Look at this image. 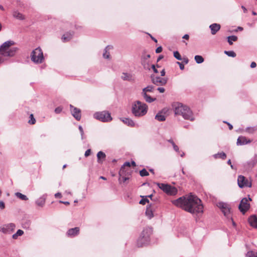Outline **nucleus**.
<instances>
[{
    "instance_id": "obj_1",
    "label": "nucleus",
    "mask_w": 257,
    "mask_h": 257,
    "mask_svg": "<svg viewBox=\"0 0 257 257\" xmlns=\"http://www.w3.org/2000/svg\"><path fill=\"white\" fill-rule=\"evenodd\" d=\"M171 202L173 205L191 214H197L203 212V206L201 200L191 193L187 197L182 196Z\"/></svg>"
},
{
    "instance_id": "obj_2",
    "label": "nucleus",
    "mask_w": 257,
    "mask_h": 257,
    "mask_svg": "<svg viewBox=\"0 0 257 257\" xmlns=\"http://www.w3.org/2000/svg\"><path fill=\"white\" fill-rule=\"evenodd\" d=\"M175 115H180L185 119L193 121L194 117L193 113L189 107L182 103H178L175 107L174 110Z\"/></svg>"
},
{
    "instance_id": "obj_3",
    "label": "nucleus",
    "mask_w": 257,
    "mask_h": 257,
    "mask_svg": "<svg viewBox=\"0 0 257 257\" xmlns=\"http://www.w3.org/2000/svg\"><path fill=\"white\" fill-rule=\"evenodd\" d=\"M148 109V107L146 103L137 100L132 105V112L135 116L140 117L146 114Z\"/></svg>"
},
{
    "instance_id": "obj_4",
    "label": "nucleus",
    "mask_w": 257,
    "mask_h": 257,
    "mask_svg": "<svg viewBox=\"0 0 257 257\" xmlns=\"http://www.w3.org/2000/svg\"><path fill=\"white\" fill-rule=\"evenodd\" d=\"M15 43L13 41H8L4 43L0 46V55L2 58H4V57L9 56L12 57L15 55L17 48L14 47L11 49H9V47L13 45Z\"/></svg>"
},
{
    "instance_id": "obj_5",
    "label": "nucleus",
    "mask_w": 257,
    "mask_h": 257,
    "mask_svg": "<svg viewBox=\"0 0 257 257\" xmlns=\"http://www.w3.org/2000/svg\"><path fill=\"white\" fill-rule=\"evenodd\" d=\"M152 233V229L148 227L145 228L137 240V244L138 247H142L148 244L150 241V235Z\"/></svg>"
},
{
    "instance_id": "obj_6",
    "label": "nucleus",
    "mask_w": 257,
    "mask_h": 257,
    "mask_svg": "<svg viewBox=\"0 0 257 257\" xmlns=\"http://www.w3.org/2000/svg\"><path fill=\"white\" fill-rule=\"evenodd\" d=\"M157 186L168 195H175L177 193V189L168 184L157 183Z\"/></svg>"
},
{
    "instance_id": "obj_7",
    "label": "nucleus",
    "mask_w": 257,
    "mask_h": 257,
    "mask_svg": "<svg viewBox=\"0 0 257 257\" xmlns=\"http://www.w3.org/2000/svg\"><path fill=\"white\" fill-rule=\"evenodd\" d=\"M31 57L32 61L36 63H41L44 59L43 52L39 47L32 51Z\"/></svg>"
},
{
    "instance_id": "obj_8",
    "label": "nucleus",
    "mask_w": 257,
    "mask_h": 257,
    "mask_svg": "<svg viewBox=\"0 0 257 257\" xmlns=\"http://www.w3.org/2000/svg\"><path fill=\"white\" fill-rule=\"evenodd\" d=\"M94 118L102 122H109L112 120L110 113L106 111L96 112L93 115Z\"/></svg>"
},
{
    "instance_id": "obj_9",
    "label": "nucleus",
    "mask_w": 257,
    "mask_h": 257,
    "mask_svg": "<svg viewBox=\"0 0 257 257\" xmlns=\"http://www.w3.org/2000/svg\"><path fill=\"white\" fill-rule=\"evenodd\" d=\"M217 206L220 208L225 216L227 218L230 217V208L229 207V206L227 203L223 202H220L217 203Z\"/></svg>"
},
{
    "instance_id": "obj_10",
    "label": "nucleus",
    "mask_w": 257,
    "mask_h": 257,
    "mask_svg": "<svg viewBox=\"0 0 257 257\" xmlns=\"http://www.w3.org/2000/svg\"><path fill=\"white\" fill-rule=\"evenodd\" d=\"M151 81L152 83L157 86H163L166 85L168 79L162 78L159 76H155L154 75L151 76Z\"/></svg>"
},
{
    "instance_id": "obj_11",
    "label": "nucleus",
    "mask_w": 257,
    "mask_h": 257,
    "mask_svg": "<svg viewBox=\"0 0 257 257\" xmlns=\"http://www.w3.org/2000/svg\"><path fill=\"white\" fill-rule=\"evenodd\" d=\"M237 183L238 186L241 188H243L245 187H251V182L249 181L245 177L242 175L238 176L237 179Z\"/></svg>"
},
{
    "instance_id": "obj_12",
    "label": "nucleus",
    "mask_w": 257,
    "mask_h": 257,
    "mask_svg": "<svg viewBox=\"0 0 257 257\" xmlns=\"http://www.w3.org/2000/svg\"><path fill=\"white\" fill-rule=\"evenodd\" d=\"M250 208V204L248 199L245 197L242 199L238 206V208L241 212L244 214Z\"/></svg>"
},
{
    "instance_id": "obj_13",
    "label": "nucleus",
    "mask_w": 257,
    "mask_h": 257,
    "mask_svg": "<svg viewBox=\"0 0 257 257\" xmlns=\"http://www.w3.org/2000/svg\"><path fill=\"white\" fill-rule=\"evenodd\" d=\"M15 227L14 223H10L0 227V231L5 234H11L14 231Z\"/></svg>"
},
{
    "instance_id": "obj_14",
    "label": "nucleus",
    "mask_w": 257,
    "mask_h": 257,
    "mask_svg": "<svg viewBox=\"0 0 257 257\" xmlns=\"http://www.w3.org/2000/svg\"><path fill=\"white\" fill-rule=\"evenodd\" d=\"M70 111L73 116L77 120H80L81 118V110L79 108L70 105Z\"/></svg>"
},
{
    "instance_id": "obj_15",
    "label": "nucleus",
    "mask_w": 257,
    "mask_h": 257,
    "mask_svg": "<svg viewBox=\"0 0 257 257\" xmlns=\"http://www.w3.org/2000/svg\"><path fill=\"white\" fill-rule=\"evenodd\" d=\"M251 142V140L247 139V138L244 136H239L237 140L236 144L237 146H242L249 144Z\"/></svg>"
},
{
    "instance_id": "obj_16",
    "label": "nucleus",
    "mask_w": 257,
    "mask_h": 257,
    "mask_svg": "<svg viewBox=\"0 0 257 257\" xmlns=\"http://www.w3.org/2000/svg\"><path fill=\"white\" fill-rule=\"evenodd\" d=\"M124 171L123 167H121L119 171V178H118V181L119 183H121V182L124 183L129 179V176L124 175L123 172Z\"/></svg>"
},
{
    "instance_id": "obj_17",
    "label": "nucleus",
    "mask_w": 257,
    "mask_h": 257,
    "mask_svg": "<svg viewBox=\"0 0 257 257\" xmlns=\"http://www.w3.org/2000/svg\"><path fill=\"white\" fill-rule=\"evenodd\" d=\"M79 228L78 227H76L74 228L69 229L67 231L66 234L68 237H73L79 234Z\"/></svg>"
},
{
    "instance_id": "obj_18",
    "label": "nucleus",
    "mask_w": 257,
    "mask_h": 257,
    "mask_svg": "<svg viewBox=\"0 0 257 257\" xmlns=\"http://www.w3.org/2000/svg\"><path fill=\"white\" fill-rule=\"evenodd\" d=\"M156 206L155 205H150L146 209V214L149 219H151L153 216V211L155 210Z\"/></svg>"
},
{
    "instance_id": "obj_19",
    "label": "nucleus",
    "mask_w": 257,
    "mask_h": 257,
    "mask_svg": "<svg viewBox=\"0 0 257 257\" xmlns=\"http://www.w3.org/2000/svg\"><path fill=\"white\" fill-rule=\"evenodd\" d=\"M120 120L126 125L130 127H135L138 126V125L133 120L130 118H120Z\"/></svg>"
},
{
    "instance_id": "obj_20",
    "label": "nucleus",
    "mask_w": 257,
    "mask_h": 257,
    "mask_svg": "<svg viewBox=\"0 0 257 257\" xmlns=\"http://www.w3.org/2000/svg\"><path fill=\"white\" fill-rule=\"evenodd\" d=\"M248 221L250 226L257 228V216L255 215H251L248 218Z\"/></svg>"
},
{
    "instance_id": "obj_21",
    "label": "nucleus",
    "mask_w": 257,
    "mask_h": 257,
    "mask_svg": "<svg viewBox=\"0 0 257 257\" xmlns=\"http://www.w3.org/2000/svg\"><path fill=\"white\" fill-rule=\"evenodd\" d=\"M209 28L211 30L212 35H215L220 30V25L218 24L214 23L210 25Z\"/></svg>"
},
{
    "instance_id": "obj_22",
    "label": "nucleus",
    "mask_w": 257,
    "mask_h": 257,
    "mask_svg": "<svg viewBox=\"0 0 257 257\" xmlns=\"http://www.w3.org/2000/svg\"><path fill=\"white\" fill-rule=\"evenodd\" d=\"M46 196L43 195L36 201V204L40 207H43L45 204Z\"/></svg>"
},
{
    "instance_id": "obj_23",
    "label": "nucleus",
    "mask_w": 257,
    "mask_h": 257,
    "mask_svg": "<svg viewBox=\"0 0 257 257\" xmlns=\"http://www.w3.org/2000/svg\"><path fill=\"white\" fill-rule=\"evenodd\" d=\"M141 94L142 96L143 97L145 100L148 103H151L153 101H154L156 98H153L150 95L148 94L147 93L142 92L141 93Z\"/></svg>"
},
{
    "instance_id": "obj_24",
    "label": "nucleus",
    "mask_w": 257,
    "mask_h": 257,
    "mask_svg": "<svg viewBox=\"0 0 257 257\" xmlns=\"http://www.w3.org/2000/svg\"><path fill=\"white\" fill-rule=\"evenodd\" d=\"M106 155L102 151H99L97 154V162L102 163V161L105 159Z\"/></svg>"
},
{
    "instance_id": "obj_25",
    "label": "nucleus",
    "mask_w": 257,
    "mask_h": 257,
    "mask_svg": "<svg viewBox=\"0 0 257 257\" xmlns=\"http://www.w3.org/2000/svg\"><path fill=\"white\" fill-rule=\"evenodd\" d=\"M73 35V32L66 33L63 35L62 39L64 42H68L72 38Z\"/></svg>"
},
{
    "instance_id": "obj_26",
    "label": "nucleus",
    "mask_w": 257,
    "mask_h": 257,
    "mask_svg": "<svg viewBox=\"0 0 257 257\" xmlns=\"http://www.w3.org/2000/svg\"><path fill=\"white\" fill-rule=\"evenodd\" d=\"M121 78L124 81H131L132 79V76L131 74L127 73H122Z\"/></svg>"
},
{
    "instance_id": "obj_27",
    "label": "nucleus",
    "mask_w": 257,
    "mask_h": 257,
    "mask_svg": "<svg viewBox=\"0 0 257 257\" xmlns=\"http://www.w3.org/2000/svg\"><path fill=\"white\" fill-rule=\"evenodd\" d=\"M155 119L160 121L165 120L166 117L162 112H158L155 116Z\"/></svg>"
},
{
    "instance_id": "obj_28",
    "label": "nucleus",
    "mask_w": 257,
    "mask_h": 257,
    "mask_svg": "<svg viewBox=\"0 0 257 257\" xmlns=\"http://www.w3.org/2000/svg\"><path fill=\"white\" fill-rule=\"evenodd\" d=\"M155 89V87L153 85H149L145 88H144L142 90V92L148 93V92H153Z\"/></svg>"
},
{
    "instance_id": "obj_29",
    "label": "nucleus",
    "mask_w": 257,
    "mask_h": 257,
    "mask_svg": "<svg viewBox=\"0 0 257 257\" xmlns=\"http://www.w3.org/2000/svg\"><path fill=\"white\" fill-rule=\"evenodd\" d=\"M213 157L215 159H217V158H219L222 159V160H224V159H225V158L226 157V155L225 153L222 152L218 153L217 154L213 155Z\"/></svg>"
},
{
    "instance_id": "obj_30",
    "label": "nucleus",
    "mask_w": 257,
    "mask_h": 257,
    "mask_svg": "<svg viewBox=\"0 0 257 257\" xmlns=\"http://www.w3.org/2000/svg\"><path fill=\"white\" fill-rule=\"evenodd\" d=\"M227 42L230 45L233 44V41L235 42L237 40V37L234 35L230 36L227 37Z\"/></svg>"
},
{
    "instance_id": "obj_31",
    "label": "nucleus",
    "mask_w": 257,
    "mask_h": 257,
    "mask_svg": "<svg viewBox=\"0 0 257 257\" xmlns=\"http://www.w3.org/2000/svg\"><path fill=\"white\" fill-rule=\"evenodd\" d=\"M15 195L22 200L26 201L28 200V198L27 197V196L25 195L22 194L21 193L17 192L15 193Z\"/></svg>"
},
{
    "instance_id": "obj_32",
    "label": "nucleus",
    "mask_w": 257,
    "mask_h": 257,
    "mask_svg": "<svg viewBox=\"0 0 257 257\" xmlns=\"http://www.w3.org/2000/svg\"><path fill=\"white\" fill-rule=\"evenodd\" d=\"M110 48L109 46H107L105 47L104 52L103 53V57L105 59H109V52H108V50Z\"/></svg>"
},
{
    "instance_id": "obj_33",
    "label": "nucleus",
    "mask_w": 257,
    "mask_h": 257,
    "mask_svg": "<svg viewBox=\"0 0 257 257\" xmlns=\"http://www.w3.org/2000/svg\"><path fill=\"white\" fill-rule=\"evenodd\" d=\"M194 59L197 64H201L204 61L203 57L200 55H196L194 57Z\"/></svg>"
},
{
    "instance_id": "obj_34",
    "label": "nucleus",
    "mask_w": 257,
    "mask_h": 257,
    "mask_svg": "<svg viewBox=\"0 0 257 257\" xmlns=\"http://www.w3.org/2000/svg\"><path fill=\"white\" fill-rule=\"evenodd\" d=\"M24 234V231L21 229H19L17 230V232L14 234L12 236V237L14 239H16L18 238V237L19 236H21Z\"/></svg>"
},
{
    "instance_id": "obj_35",
    "label": "nucleus",
    "mask_w": 257,
    "mask_h": 257,
    "mask_svg": "<svg viewBox=\"0 0 257 257\" xmlns=\"http://www.w3.org/2000/svg\"><path fill=\"white\" fill-rule=\"evenodd\" d=\"M13 16L15 18H16L18 19H19V20H23L24 19V17H23L22 14L18 11H14L13 12Z\"/></svg>"
},
{
    "instance_id": "obj_36",
    "label": "nucleus",
    "mask_w": 257,
    "mask_h": 257,
    "mask_svg": "<svg viewBox=\"0 0 257 257\" xmlns=\"http://www.w3.org/2000/svg\"><path fill=\"white\" fill-rule=\"evenodd\" d=\"M245 257H257V252L253 251H249L246 253Z\"/></svg>"
},
{
    "instance_id": "obj_37",
    "label": "nucleus",
    "mask_w": 257,
    "mask_h": 257,
    "mask_svg": "<svg viewBox=\"0 0 257 257\" xmlns=\"http://www.w3.org/2000/svg\"><path fill=\"white\" fill-rule=\"evenodd\" d=\"M256 130L255 126L247 127L245 128V131L249 134H253Z\"/></svg>"
},
{
    "instance_id": "obj_38",
    "label": "nucleus",
    "mask_w": 257,
    "mask_h": 257,
    "mask_svg": "<svg viewBox=\"0 0 257 257\" xmlns=\"http://www.w3.org/2000/svg\"><path fill=\"white\" fill-rule=\"evenodd\" d=\"M224 53L229 57H235L236 53L233 51H225Z\"/></svg>"
},
{
    "instance_id": "obj_39",
    "label": "nucleus",
    "mask_w": 257,
    "mask_h": 257,
    "mask_svg": "<svg viewBox=\"0 0 257 257\" xmlns=\"http://www.w3.org/2000/svg\"><path fill=\"white\" fill-rule=\"evenodd\" d=\"M140 175L142 177L147 176L149 175L148 172L145 169H143L140 171Z\"/></svg>"
},
{
    "instance_id": "obj_40",
    "label": "nucleus",
    "mask_w": 257,
    "mask_h": 257,
    "mask_svg": "<svg viewBox=\"0 0 257 257\" xmlns=\"http://www.w3.org/2000/svg\"><path fill=\"white\" fill-rule=\"evenodd\" d=\"M174 56L176 59L178 60H182V57L178 51L174 52Z\"/></svg>"
},
{
    "instance_id": "obj_41",
    "label": "nucleus",
    "mask_w": 257,
    "mask_h": 257,
    "mask_svg": "<svg viewBox=\"0 0 257 257\" xmlns=\"http://www.w3.org/2000/svg\"><path fill=\"white\" fill-rule=\"evenodd\" d=\"M147 196H146L145 198L142 197V199L140 201V204L145 205L147 202H149V200L147 199Z\"/></svg>"
},
{
    "instance_id": "obj_42",
    "label": "nucleus",
    "mask_w": 257,
    "mask_h": 257,
    "mask_svg": "<svg viewBox=\"0 0 257 257\" xmlns=\"http://www.w3.org/2000/svg\"><path fill=\"white\" fill-rule=\"evenodd\" d=\"M30 119L29 120V123L31 124H34L36 123V119L34 117V116L32 114H31L30 116Z\"/></svg>"
},
{
    "instance_id": "obj_43",
    "label": "nucleus",
    "mask_w": 257,
    "mask_h": 257,
    "mask_svg": "<svg viewBox=\"0 0 257 257\" xmlns=\"http://www.w3.org/2000/svg\"><path fill=\"white\" fill-rule=\"evenodd\" d=\"M78 128H79V130L81 134V139L82 140L84 139L85 137H84V131H83L82 127L81 125H79L78 127Z\"/></svg>"
},
{
    "instance_id": "obj_44",
    "label": "nucleus",
    "mask_w": 257,
    "mask_h": 257,
    "mask_svg": "<svg viewBox=\"0 0 257 257\" xmlns=\"http://www.w3.org/2000/svg\"><path fill=\"white\" fill-rule=\"evenodd\" d=\"M151 57L150 54H147L146 55L143 56L142 57V64L144 63L145 60H147L148 59L150 58Z\"/></svg>"
},
{
    "instance_id": "obj_45",
    "label": "nucleus",
    "mask_w": 257,
    "mask_h": 257,
    "mask_svg": "<svg viewBox=\"0 0 257 257\" xmlns=\"http://www.w3.org/2000/svg\"><path fill=\"white\" fill-rule=\"evenodd\" d=\"M62 109L63 108L61 106L57 107L55 109V112L57 114L60 113L62 111Z\"/></svg>"
},
{
    "instance_id": "obj_46",
    "label": "nucleus",
    "mask_w": 257,
    "mask_h": 257,
    "mask_svg": "<svg viewBox=\"0 0 257 257\" xmlns=\"http://www.w3.org/2000/svg\"><path fill=\"white\" fill-rule=\"evenodd\" d=\"M125 167H131V163L128 162H125L123 165L121 166V167H123L124 170H125Z\"/></svg>"
},
{
    "instance_id": "obj_47",
    "label": "nucleus",
    "mask_w": 257,
    "mask_h": 257,
    "mask_svg": "<svg viewBox=\"0 0 257 257\" xmlns=\"http://www.w3.org/2000/svg\"><path fill=\"white\" fill-rule=\"evenodd\" d=\"M173 147V149L176 152H178V153H179L180 152V151H179V147L175 144H173L172 145Z\"/></svg>"
},
{
    "instance_id": "obj_48",
    "label": "nucleus",
    "mask_w": 257,
    "mask_h": 257,
    "mask_svg": "<svg viewBox=\"0 0 257 257\" xmlns=\"http://www.w3.org/2000/svg\"><path fill=\"white\" fill-rule=\"evenodd\" d=\"M124 176H130V171L126 168H125V171L123 172Z\"/></svg>"
},
{
    "instance_id": "obj_49",
    "label": "nucleus",
    "mask_w": 257,
    "mask_h": 257,
    "mask_svg": "<svg viewBox=\"0 0 257 257\" xmlns=\"http://www.w3.org/2000/svg\"><path fill=\"white\" fill-rule=\"evenodd\" d=\"M162 50H163L162 47L161 46H159L156 49V53H160L162 51Z\"/></svg>"
},
{
    "instance_id": "obj_50",
    "label": "nucleus",
    "mask_w": 257,
    "mask_h": 257,
    "mask_svg": "<svg viewBox=\"0 0 257 257\" xmlns=\"http://www.w3.org/2000/svg\"><path fill=\"white\" fill-rule=\"evenodd\" d=\"M90 153H91V150L88 149L85 151L84 155L86 157H87L90 155Z\"/></svg>"
},
{
    "instance_id": "obj_51",
    "label": "nucleus",
    "mask_w": 257,
    "mask_h": 257,
    "mask_svg": "<svg viewBox=\"0 0 257 257\" xmlns=\"http://www.w3.org/2000/svg\"><path fill=\"white\" fill-rule=\"evenodd\" d=\"M177 64L179 65V67L181 70H183L184 69V65L182 63L177 62Z\"/></svg>"
},
{
    "instance_id": "obj_52",
    "label": "nucleus",
    "mask_w": 257,
    "mask_h": 257,
    "mask_svg": "<svg viewBox=\"0 0 257 257\" xmlns=\"http://www.w3.org/2000/svg\"><path fill=\"white\" fill-rule=\"evenodd\" d=\"M5 207V203L3 201H0V208L1 209H4Z\"/></svg>"
},
{
    "instance_id": "obj_53",
    "label": "nucleus",
    "mask_w": 257,
    "mask_h": 257,
    "mask_svg": "<svg viewBox=\"0 0 257 257\" xmlns=\"http://www.w3.org/2000/svg\"><path fill=\"white\" fill-rule=\"evenodd\" d=\"M152 68L153 69V71L154 72V73H158V70L156 68V67H155V65H152Z\"/></svg>"
},
{
    "instance_id": "obj_54",
    "label": "nucleus",
    "mask_w": 257,
    "mask_h": 257,
    "mask_svg": "<svg viewBox=\"0 0 257 257\" xmlns=\"http://www.w3.org/2000/svg\"><path fill=\"white\" fill-rule=\"evenodd\" d=\"M157 90H158L160 93H163L165 90L163 87H158L157 88Z\"/></svg>"
},
{
    "instance_id": "obj_55",
    "label": "nucleus",
    "mask_w": 257,
    "mask_h": 257,
    "mask_svg": "<svg viewBox=\"0 0 257 257\" xmlns=\"http://www.w3.org/2000/svg\"><path fill=\"white\" fill-rule=\"evenodd\" d=\"M55 197L57 198H60L62 197V195H61V193L58 192L55 194Z\"/></svg>"
},
{
    "instance_id": "obj_56",
    "label": "nucleus",
    "mask_w": 257,
    "mask_h": 257,
    "mask_svg": "<svg viewBox=\"0 0 257 257\" xmlns=\"http://www.w3.org/2000/svg\"><path fill=\"white\" fill-rule=\"evenodd\" d=\"M182 60L183 62L186 64H188L189 62V60L187 58H183Z\"/></svg>"
},
{
    "instance_id": "obj_57",
    "label": "nucleus",
    "mask_w": 257,
    "mask_h": 257,
    "mask_svg": "<svg viewBox=\"0 0 257 257\" xmlns=\"http://www.w3.org/2000/svg\"><path fill=\"white\" fill-rule=\"evenodd\" d=\"M256 66V64L255 62H251V64H250V67L251 68H255Z\"/></svg>"
},
{
    "instance_id": "obj_58",
    "label": "nucleus",
    "mask_w": 257,
    "mask_h": 257,
    "mask_svg": "<svg viewBox=\"0 0 257 257\" xmlns=\"http://www.w3.org/2000/svg\"><path fill=\"white\" fill-rule=\"evenodd\" d=\"M224 122L225 123H227L228 124V127H229V129L230 130H231L232 129L233 126H232V125L230 123H229V122H227V121H224Z\"/></svg>"
},
{
    "instance_id": "obj_59",
    "label": "nucleus",
    "mask_w": 257,
    "mask_h": 257,
    "mask_svg": "<svg viewBox=\"0 0 257 257\" xmlns=\"http://www.w3.org/2000/svg\"><path fill=\"white\" fill-rule=\"evenodd\" d=\"M59 202H60V203H63V204H65V205H69V204H70V203H69V202H68V201H59Z\"/></svg>"
},
{
    "instance_id": "obj_60",
    "label": "nucleus",
    "mask_w": 257,
    "mask_h": 257,
    "mask_svg": "<svg viewBox=\"0 0 257 257\" xmlns=\"http://www.w3.org/2000/svg\"><path fill=\"white\" fill-rule=\"evenodd\" d=\"M165 73H166V72H165V69H164L161 71V76H164L165 75Z\"/></svg>"
},
{
    "instance_id": "obj_61",
    "label": "nucleus",
    "mask_w": 257,
    "mask_h": 257,
    "mask_svg": "<svg viewBox=\"0 0 257 257\" xmlns=\"http://www.w3.org/2000/svg\"><path fill=\"white\" fill-rule=\"evenodd\" d=\"M183 38L184 39L188 40L189 38V36L188 34H185L183 36Z\"/></svg>"
},
{
    "instance_id": "obj_62",
    "label": "nucleus",
    "mask_w": 257,
    "mask_h": 257,
    "mask_svg": "<svg viewBox=\"0 0 257 257\" xmlns=\"http://www.w3.org/2000/svg\"><path fill=\"white\" fill-rule=\"evenodd\" d=\"M167 141L168 142H169L170 143H171L172 144V145H173V144H175V143L174 142V141L172 139H169Z\"/></svg>"
},
{
    "instance_id": "obj_63",
    "label": "nucleus",
    "mask_w": 257,
    "mask_h": 257,
    "mask_svg": "<svg viewBox=\"0 0 257 257\" xmlns=\"http://www.w3.org/2000/svg\"><path fill=\"white\" fill-rule=\"evenodd\" d=\"M163 58V56L162 55H160L159 56V57L157 59V62H158L161 59H162Z\"/></svg>"
},
{
    "instance_id": "obj_64",
    "label": "nucleus",
    "mask_w": 257,
    "mask_h": 257,
    "mask_svg": "<svg viewBox=\"0 0 257 257\" xmlns=\"http://www.w3.org/2000/svg\"><path fill=\"white\" fill-rule=\"evenodd\" d=\"M241 8L243 10L244 13H246L247 12V9L243 6H241Z\"/></svg>"
}]
</instances>
